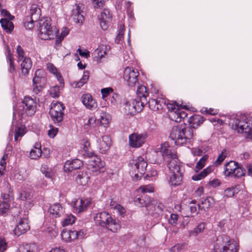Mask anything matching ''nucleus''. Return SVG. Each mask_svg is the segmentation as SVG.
<instances>
[{"instance_id": "c03bdc74", "label": "nucleus", "mask_w": 252, "mask_h": 252, "mask_svg": "<svg viewBox=\"0 0 252 252\" xmlns=\"http://www.w3.org/2000/svg\"><path fill=\"white\" fill-rule=\"evenodd\" d=\"M204 229L205 224L201 223L194 228L193 230L189 231V236H197L199 233L202 232Z\"/></svg>"}, {"instance_id": "864d4df0", "label": "nucleus", "mask_w": 252, "mask_h": 252, "mask_svg": "<svg viewBox=\"0 0 252 252\" xmlns=\"http://www.w3.org/2000/svg\"><path fill=\"white\" fill-rule=\"evenodd\" d=\"M41 149H32L30 153V157L32 159H37L41 155Z\"/></svg>"}, {"instance_id": "09e8293b", "label": "nucleus", "mask_w": 252, "mask_h": 252, "mask_svg": "<svg viewBox=\"0 0 252 252\" xmlns=\"http://www.w3.org/2000/svg\"><path fill=\"white\" fill-rule=\"evenodd\" d=\"M154 187L152 185L142 186L138 189V191L142 193H151L154 192Z\"/></svg>"}, {"instance_id": "f3484780", "label": "nucleus", "mask_w": 252, "mask_h": 252, "mask_svg": "<svg viewBox=\"0 0 252 252\" xmlns=\"http://www.w3.org/2000/svg\"><path fill=\"white\" fill-rule=\"evenodd\" d=\"M112 16L108 9H104L99 16L98 19L100 27L103 30H106L108 27V23L111 20Z\"/></svg>"}, {"instance_id": "1a4fd4ad", "label": "nucleus", "mask_w": 252, "mask_h": 252, "mask_svg": "<svg viewBox=\"0 0 252 252\" xmlns=\"http://www.w3.org/2000/svg\"><path fill=\"white\" fill-rule=\"evenodd\" d=\"M44 72L42 69H37L32 79L33 91L36 94L40 92L43 88L46 79L43 76Z\"/></svg>"}, {"instance_id": "4468645a", "label": "nucleus", "mask_w": 252, "mask_h": 252, "mask_svg": "<svg viewBox=\"0 0 252 252\" xmlns=\"http://www.w3.org/2000/svg\"><path fill=\"white\" fill-rule=\"evenodd\" d=\"M92 158L89 161L88 169L93 173H100L102 171L103 162L97 157H91Z\"/></svg>"}, {"instance_id": "c756f323", "label": "nucleus", "mask_w": 252, "mask_h": 252, "mask_svg": "<svg viewBox=\"0 0 252 252\" xmlns=\"http://www.w3.org/2000/svg\"><path fill=\"white\" fill-rule=\"evenodd\" d=\"M238 163L234 161H230L225 164L224 174L226 176H231L235 169L237 168Z\"/></svg>"}, {"instance_id": "4c0bfd02", "label": "nucleus", "mask_w": 252, "mask_h": 252, "mask_svg": "<svg viewBox=\"0 0 252 252\" xmlns=\"http://www.w3.org/2000/svg\"><path fill=\"white\" fill-rule=\"evenodd\" d=\"M147 100L141 98H137L134 99V106L136 113L141 112L144 106V105L147 103Z\"/></svg>"}, {"instance_id": "603ef678", "label": "nucleus", "mask_w": 252, "mask_h": 252, "mask_svg": "<svg viewBox=\"0 0 252 252\" xmlns=\"http://www.w3.org/2000/svg\"><path fill=\"white\" fill-rule=\"evenodd\" d=\"M245 170H243L241 167L237 166V168L234 171V172L231 176L234 177H241L245 175Z\"/></svg>"}, {"instance_id": "20e7f679", "label": "nucleus", "mask_w": 252, "mask_h": 252, "mask_svg": "<svg viewBox=\"0 0 252 252\" xmlns=\"http://www.w3.org/2000/svg\"><path fill=\"white\" fill-rule=\"evenodd\" d=\"M94 220L96 223L102 227H106L113 232H116L121 227L118 221L113 220L109 214L105 212L98 213L95 215Z\"/></svg>"}, {"instance_id": "7ed1b4c3", "label": "nucleus", "mask_w": 252, "mask_h": 252, "mask_svg": "<svg viewBox=\"0 0 252 252\" xmlns=\"http://www.w3.org/2000/svg\"><path fill=\"white\" fill-rule=\"evenodd\" d=\"M38 25V35L41 39L50 40L57 35L58 30L56 27L51 26L50 18H42L39 20Z\"/></svg>"}, {"instance_id": "393cba45", "label": "nucleus", "mask_w": 252, "mask_h": 252, "mask_svg": "<svg viewBox=\"0 0 252 252\" xmlns=\"http://www.w3.org/2000/svg\"><path fill=\"white\" fill-rule=\"evenodd\" d=\"M72 17L74 22L81 24L84 21V17L81 13L80 8L77 6L72 10Z\"/></svg>"}, {"instance_id": "c9c22d12", "label": "nucleus", "mask_w": 252, "mask_h": 252, "mask_svg": "<svg viewBox=\"0 0 252 252\" xmlns=\"http://www.w3.org/2000/svg\"><path fill=\"white\" fill-rule=\"evenodd\" d=\"M136 92L138 98L146 100V97L148 96L149 94L145 86L141 85L138 86Z\"/></svg>"}, {"instance_id": "9d476101", "label": "nucleus", "mask_w": 252, "mask_h": 252, "mask_svg": "<svg viewBox=\"0 0 252 252\" xmlns=\"http://www.w3.org/2000/svg\"><path fill=\"white\" fill-rule=\"evenodd\" d=\"M139 72L136 69L126 67L124 71L123 77L129 86H134L138 81Z\"/></svg>"}, {"instance_id": "cd10ccee", "label": "nucleus", "mask_w": 252, "mask_h": 252, "mask_svg": "<svg viewBox=\"0 0 252 252\" xmlns=\"http://www.w3.org/2000/svg\"><path fill=\"white\" fill-rule=\"evenodd\" d=\"M148 165L147 162L144 160L142 157H139L135 163V166L136 167L137 171L141 174H144Z\"/></svg>"}, {"instance_id": "6e6d98bb", "label": "nucleus", "mask_w": 252, "mask_h": 252, "mask_svg": "<svg viewBox=\"0 0 252 252\" xmlns=\"http://www.w3.org/2000/svg\"><path fill=\"white\" fill-rule=\"evenodd\" d=\"M16 52L18 54V60L19 62H20L21 61H23L24 58H27L25 56V52L20 45L17 46Z\"/></svg>"}, {"instance_id": "bf43d9fd", "label": "nucleus", "mask_w": 252, "mask_h": 252, "mask_svg": "<svg viewBox=\"0 0 252 252\" xmlns=\"http://www.w3.org/2000/svg\"><path fill=\"white\" fill-rule=\"evenodd\" d=\"M225 152V150H223L221 152V153L219 156L218 157L217 159L214 162L215 165L217 166L221 164V163L224 160L225 158H226V156L224 155V153Z\"/></svg>"}, {"instance_id": "680f3d73", "label": "nucleus", "mask_w": 252, "mask_h": 252, "mask_svg": "<svg viewBox=\"0 0 252 252\" xmlns=\"http://www.w3.org/2000/svg\"><path fill=\"white\" fill-rule=\"evenodd\" d=\"M167 107L168 109V110L170 112H175L177 111L179 109V105L177 104V103H168L167 104Z\"/></svg>"}, {"instance_id": "f8f14e48", "label": "nucleus", "mask_w": 252, "mask_h": 252, "mask_svg": "<svg viewBox=\"0 0 252 252\" xmlns=\"http://www.w3.org/2000/svg\"><path fill=\"white\" fill-rule=\"evenodd\" d=\"M19 217L20 220L14 230V234L17 236H20L26 233L30 228L27 216L26 215L22 218L20 214Z\"/></svg>"}, {"instance_id": "c85d7f7f", "label": "nucleus", "mask_w": 252, "mask_h": 252, "mask_svg": "<svg viewBox=\"0 0 252 252\" xmlns=\"http://www.w3.org/2000/svg\"><path fill=\"white\" fill-rule=\"evenodd\" d=\"M89 179L90 177L86 172L79 171L76 177V181L79 185L85 186L88 184Z\"/></svg>"}, {"instance_id": "6e6552de", "label": "nucleus", "mask_w": 252, "mask_h": 252, "mask_svg": "<svg viewBox=\"0 0 252 252\" xmlns=\"http://www.w3.org/2000/svg\"><path fill=\"white\" fill-rule=\"evenodd\" d=\"M64 107L63 104L61 102L54 103L50 110V115L55 123H59L62 122L64 115Z\"/></svg>"}, {"instance_id": "58836bf2", "label": "nucleus", "mask_w": 252, "mask_h": 252, "mask_svg": "<svg viewBox=\"0 0 252 252\" xmlns=\"http://www.w3.org/2000/svg\"><path fill=\"white\" fill-rule=\"evenodd\" d=\"M208 158V156L205 155L203 156L197 162L194 168L195 172L197 173L200 169H202L205 165V163Z\"/></svg>"}, {"instance_id": "72a5a7b5", "label": "nucleus", "mask_w": 252, "mask_h": 252, "mask_svg": "<svg viewBox=\"0 0 252 252\" xmlns=\"http://www.w3.org/2000/svg\"><path fill=\"white\" fill-rule=\"evenodd\" d=\"M89 72L85 71L81 79L78 82H73L72 85L74 87L80 88L85 84H86L89 78Z\"/></svg>"}, {"instance_id": "2f4dec72", "label": "nucleus", "mask_w": 252, "mask_h": 252, "mask_svg": "<svg viewBox=\"0 0 252 252\" xmlns=\"http://www.w3.org/2000/svg\"><path fill=\"white\" fill-rule=\"evenodd\" d=\"M7 18H2L0 20L1 27L7 32H10L14 28V25L12 22Z\"/></svg>"}, {"instance_id": "5701e85b", "label": "nucleus", "mask_w": 252, "mask_h": 252, "mask_svg": "<svg viewBox=\"0 0 252 252\" xmlns=\"http://www.w3.org/2000/svg\"><path fill=\"white\" fill-rule=\"evenodd\" d=\"M169 116L172 120L176 122H180L182 119H184L187 116V114L185 112L178 109L175 112H170Z\"/></svg>"}, {"instance_id": "8fccbe9b", "label": "nucleus", "mask_w": 252, "mask_h": 252, "mask_svg": "<svg viewBox=\"0 0 252 252\" xmlns=\"http://www.w3.org/2000/svg\"><path fill=\"white\" fill-rule=\"evenodd\" d=\"M47 67L50 72L54 74H56L57 77L59 81L62 80V76L60 74H58L57 68L51 63L47 64Z\"/></svg>"}, {"instance_id": "4d7b16f0", "label": "nucleus", "mask_w": 252, "mask_h": 252, "mask_svg": "<svg viewBox=\"0 0 252 252\" xmlns=\"http://www.w3.org/2000/svg\"><path fill=\"white\" fill-rule=\"evenodd\" d=\"M74 170L80 168L83 165V162L78 159H73L70 161Z\"/></svg>"}, {"instance_id": "473e14b6", "label": "nucleus", "mask_w": 252, "mask_h": 252, "mask_svg": "<svg viewBox=\"0 0 252 252\" xmlns=\"http://www.w3.org/2000/svg\"><path fill=\"white\" fill-rule=\"evenodd\" d=\"M183 172L172 173L170 178V182L172 185L178 186L180 185L182 181V175Z\"/></svg>"}, {"instance_id": "69168bd1", "label": "nucleus", "mask_w": 252, "mask_h": 252, "mask_svg": "<svg viewBox=\"0 0 252 252\" xmlns=\"http://www.w3.org/2000/svg\"><path fill=\"white\" fill-rule=\"evenodd\" d=\"M7 247V243L4 238L0 237V252H4Z\"/></svg>"}, {"instance_id": "dca6fc26", "label": "nucleus", "mask_w": 252, "mask_h": 252, "mask_svg": "<svg viewBox=\"0 0 252 252\" xmlns=\"http://www.w3.org/2000/svg\"><path fill=\"white\" fill-rule=\"evenodd\" d=\"M99 144V150L102 154H106L109 151L111 145V139L109 135H104L97 141Z\"/></svg>"}, {"instance_id": "7c9ffc66", "label": "nucleus", "mask_w": 252, "mask_h": 252, "mask_svg": "<svg viewBox=\"0 0 252 252\" xmlns=\"http://www.w3.org/2000/svg\"><path fill=\"white\" fill-rule=\"evenodd\" d=\"M134 106V99H131L129 101H126L125 103V112L127 114L134 115L136 113Z\"/></svg>"}, {"instance_id": "f03ea898", "label": "nucleus", "mask_w": 252, "mask_h": 252, "mask_svg": "<svg viewBox=\"0 0 252 252\" xmlns=\"http://www.w3.org/2000/svg\"><path fill=\"white\" fill-rule=\"evenodd\" d=\"M232 128L238 133H244L246 137L252 140V119L246 116L237 117L230 123Z\"/></svg>"}, {"instance_id": "a19ab883", "label": "nucleus", "mask_w": 252, "mask_h": 252, "mask_svg": "<svg viewBox=\"0 0 252 252\" xmlns=\"http://www.w3.org/2000/svg\"><path fill=\"white\" fill-rule=\"evenodd\" d=\"M36 250V245L33 244H26L23 247H20V252H35Z\"/></svg>"}, {"instance_id": "9b49d317", "label": "nucleus", "mask_w": 252, "mask_h": 252, "mask_svg": "<svg viewBox=\"0 0 252 252\" xmlns=\"http://www.w3.org/2000/svg\"><path fill=\"white\" fill-rule=\"evenodd\" d=\"M147 135L144 133H133L129 136V144L132 148H139L145 142Z\"/></svg>"}, {"instance_id": "6ab92c4d", "label": "nucleus", "mask_w": 252, "mask_h": 252, "mask_svg": "<svg viewBox=\"0 0 252 252\" xmlns=\"http://www.w3.org/2000/svg\"><path fill=\"white\" fill-rule=\"evenodd\" d=\"M82 102L86 107L90 110H94L97 107L96 101L93 98L90 94H83L81 97Z\"/></svg>"}, {"instance_id": "a878e982", "label": "nucleus", "mask_w": 252, "mask_h": 252, "mask_svg": "<svg viewBox=\"0 0 252 252\" xmlns=\"http://www.w3.org/2000/svg\"><path fill=\"white\" fill-rule=\"evenodd\" d=\"M214 203V200L211 197H208L202 200L200 204L198 205V209L206 211L210 209Z\"/></svg>"}, {"instance_id": "3c124183", "label": "nucleus", "mask_w": 252, "mask_h": 252, "mask_svg": "<svg viewBox=\"0 0 252 252\" xmlns=\"http://www.w3.org/2000/svg\"><path fill=\"white\" fill-rule=\"evenodd\" d=\"M36 20H32L31 18L27 17L24 22V26L27 29L31 30L34 27V23Z\"/></svg>"}, {"instance_id": "0e129e2a", "label": "nucleus", "mask_w": 252, "mask_h": 252, "mask_svg": "<svg viewBox=\"0 0 252 252\" xmlns=\"http://www.w3.org/2000/svg\"><path fill=\"white\" fill-rule=\"evenodd\" d=\"M235 192V189L234 188H228L224 191V195L227 197H232Z\"/></svg>"}, {"instance_id": "0eeeda50", "label": "nucleus", "mask_w": 252, "mask_h": 252, "mask_svg": "<svg viewBox=\"0 0 252 252\" xmlns=\"http://www.w3.org/2000/svg\"><path fill=\"white\" fill-rule=\"evenodd\" d=\"M36 103L31 97H25L21 105L18 106L20 112L19 114L23 115L25 112L28 115H33L36 111Z\"/></svg>"}, {"instance_id": "052dcab7", "label": "nucleus", "mask_w": 252, "mask_h": 252, "mask_svg": "<svg viewBox=\"0 0 252 252\" xmlns=\"http://www.w3.org/2000/svg\"><path fill=\"white\" fill-rule=\"evenodd\" d=\"M190 211L191 213H195V214H198V205H199V204H196V201L193 200L190 203Z\"/></svg>"}, {"instance_id": "774afa93", "label": "nucleus", "mask_w": 252, "mask_h": 252, "mask_svg": "<svg viewBox=\"0 0 252 252\" xmlns=\"http://www.w3.org/2000/svg\"><path fill=\"white\" fill-rule=\"evenodd\" d=\"M183 245L180 244H177L170 249V252H179L181 251Z\"/></svg>"}, {"instance_id": "a211bd4d", "label": "nucleus", "mask_w": 252, "mask_h": 252, "mask_svg": "<svg viewBox=\"0 0 252 252\" xmlns=\"http://www.w3.org/2000/svg\"><path fill=\"white\" fill-rule=\"evenodd\" d=\"M134 202L136 206L142 207L145 206L147 211L152 210L153 204L151 203L150 198L148 196L136 197L134 199Z\"/></svg>"}, {"instance_id": "f704fd0d", "label": "nucleus", "mask_w": 252, "mask_h": 252, "mask_svg": "<svg viewBox=\"0 0 252 252\" xmlns=\"http://www.w3.org/2000/svg\"><path fill=\"white\" fill-rule=\"evenodd\" d=\"M60 218L63 226L72 224L75 221V217L72 215L66 214L65 213L64 216Z\"/></svg>"}, {"instance_id": "f257e3e1", "label": "nucleus", "mask_w": 252, "mask_h": 252, "mask_svg": "<svg viewBox=\"0 0 252 252\" xmlns=\"http://www.w3.org/2000/svg\"><path fill=\"white\" fill-rule=\"evenodd\" d=\"M193 136V129L182 125L174 126L170 134L171 140L176 145H183L188 142H190Z\"/></svg>"}, {"instance_id": "e2e57ef3", "label": "nucleus", "mask_w": 252, "mask_h": 252, "mask_svg": "<svg viewBox=\"0 0 252 252\" xmlns=\"http://www.w3.org/2000/svg\"><path fill=\"white\" fill-rule=\"evenodd\" d=\"M110 205L112 208L116 209L120 211L121 214L124 212V209L119 204H116L115 202L112 200L110 203Z\"/></svg>"}, {"instance_id": "37998d69", "label": "nucleus", "mask_w": 252, "mask_h": 252, "mask_svg": "<svg viewBox=\"0 0 252 252\" xmlns=\"http://www.w3.org/2000/svg\"><path fill=\"white\" fill-rule=\"evenodd\" d=\"M26 133L25 127L21 126L16 127L14 140L15 141H18V138L22 137Z\"/></svg>"}, {"instance_id": "4be33fe9", "label": "nucleus", "mask_w": 252, "mask_h": 252, "mask_svg": "<svg viewBox=\"0 0 252 252\" xmlns=\"http://www.w3.org/2000/svg\"><path fill=\"white\" fill-rule=\"evenodd\" d=\"M41 14V11L39 5L33 3L32 4L30 8V18L32 20L37 21Z\"/></svg>"}, {"instance_id": "49530a36", "label": "nucleus", "mask_w": 252, "mask_h": 252, "mask_svg": "<svg viewBox=\"0 0 252 252\" xmlns=\"http://www.w3.org/2000/svg\"><path fill=\"white\" fill-rule=\"evenodd\" d=\"M90 144L89 142L85 141L83 143V147L84 152L83 155L89 157H93V156L94 155V153L90 150Z\"/></svg>"}, {"instance_id": "a18cd8bd", "label": "nucleus", "mask_w": 252, "mask_h": 252, "mask_svg": "<svg viewBox=\"0 0 252 252\" xmlns=\"http://www.w3.org/2000/svg\"><path fill=\"white\" fill-rule=\"evenodd\" d=\"M110 116L106 113H102L100 116V118L98 119L101 125L106 126L109 123Z\"/></svg>"}, {"instance_id": "2eb2a0df", "label": "nucleus", "mask_w": 252, "mask_h": 252, "mask_svg": "<svg viewBox=\"0 0 252 252\" xmlns=\"http://www.w3.org/2000/svg\"><path fill=\"white\" fill-rule=\"evenodd\" d=\"M50 216L53 218L60 219L64 216V209L59 203H55L49 208Z\"/></svg>"}, {"instance_id": "de8ad7c7", "label": "nucleus", "mask_w": 252, "mask_h": 252, "mask_svg": "<svg viewBox=\"0 0 252 252\" xmlns=\"http://www.w3.org/2000/svg\"><path fill=\"white\" fill-rule=\"evenodd\" d=\"M9 210V204L6 201L0 203V215H4L7 214Z\"/></svg>"}, {"instance_id": "79ce46f5", "label": "nucleus", "mask_w": 252, "mask_h": 252, "mask_svg": "<svg viewBox=\"0 0 252 252\" xmlns=\"http://www.w3.org/2000/svg\"><path fill=\"white\" fill-rule=\"evenodd\" d=\"M106 54L105 47L103 45L99 46L94 52L93 54L95 58L98 59H102Z\"/></svg>"}, {"instance_id": "bb28decb", "label": "nucleus", "mask_w": 252, "mask_h": 252, "mask_svg": "<svg viewBox=\"0 0 252 252\" xmlns=\"http://www.w3.org/2000/svg\"><path fill=\"white\" fill-rule=\"evenodd\" d=\"M204 121V118L200 115H193L190 117L189 119V123L190 125V127L192 129L196 128L199 126Z\"/></svg>"}, {"instance_id": "423d86ee", "label": "nucleus", "mask_w": 252, "mask_h": 252, "mask_svg": "<svg viewBox=\"0 0 252 252\" xmlns=\"http://www.w3.org/2000/svg\"><path fill=\"white\" fill-rule=\"evenodd\" d=\"M172 153L167 143H164L161 144L153 153L151 162L154 163H159L163 161L165 157L168 158Z\"/></svg>"}, {"instance_id": "aec40b11", "label": "nucleus", "mask_w": 252, "mask_h": 252, "mask_svg": "<svg viewBox=\"0 0 252 252\" xmlns=\"http://www.w3.org/2000/svg\"><path fill=\"white\" fill-rule=\"evenodd\" d=\"M88 203V201H84L82 199H76L73 202L72 206L76 212L80 213L87 208Z\"/></svg>"}, {"instance_id": "e433bc0d", "label": "nucleus", "mask_w": 252, "mask_h": 252, "mask_svg": "<svg viewBox=\"0 0 252 252\" xmlns=\"http://www.w3.org/2000/svg\"><path fill=\"white\" fill-rule=\"evenodd\" d=\"M211 167L209 166L204 169L201 172L197 173L192 176V179L194 181H198L205 178L209 173L211 172Z\"/></svg>"}, {"instance_id": "b1692460", "label": "nucleus", "mask_w": 252, "mask_h": 252, "mask_svg": "<svg viewBox=\"0 0 252 252\" xmlns=\"http://www.w3.org/2000/svg\"><path fill=\"white\" fill-rule=\"evenodd\" d=\"M7 53L6 54L7 62L9 63L8 71L14 74L16 72V68L14 63V58L10 52V48L8 46L6 47Z\"/></svg>"}, {"instance_id": "13d9d810", "label": "nucleus", "mask_w": 252, "mask_h": 252, "mask_svg": "<svg viewBox=\"0 0 252 252\" xmlns=\"http://www.w3.org/2000/svg\"><path fill=\"white\" fill-rule=\"evenodd\" d=\"M92 3L95 8H100L104 5L105 1L104 0H92Z\"/></svg>"}, {"instance_id": "39448f33", "label": "nucleus", "mask_w": 252, "mask_h": 252, "mask_svg": "<svg viewBox=\"0 0 252 252\" xmlns=\"http://www.w3.org/2000/svg\"><path fill=\"white\" fill-rule=\"evenodd\" d=\"M215 249L220 252H238V244L227 236L223 235L218 237L214 245Z\"/></svg>"}, {"instance_id": "ea45409f", "label": "nucleus", "mask_w": 252, "mask_h": 252, "mask_svg": "<svg viewBox=\"0 0 252 252\" xmlns=\"http://www.w3.org/2000/svg\"><path fill=\"white\" fill-rule=\"evenodd\" d=\"M41 172L48 178H52L54 175L53 170L46 164H43L41 167Z\"/></svg>"}, {"instance_id": "412c9836", "label": "nucleus", "mask_w": 252, "mask_h": 252, "mask_svg": "<svg viewBox=\"0 0 252 252\" xmlns=\"http://www.w3.org/2000/svg\"><path fill=\"white\" fill-rule=\"evenodd\" d=\"M20 63L21 73L25 75L29 73V70L32 66V62L29 58H25L23 61H21Z\"/></svg>"}, {"instance_id": "338daca9", "label": "nucleus", "mask_w": 252, "mask_h": 252, "mask_svg": "<svg viewBox=\"0 0 252 252\" xmlns=\"http://www.w3.org/2000/svg\"><path fill=\"white\" fill-rule=\"evenodd\" d=\"M50 129L48 131V135L51 138H54L58 131V129L50 126Z\"/></svg>"}, {"instance_id": "ddd939ff", "label": "nucleus", "mask_w": 252, "mask_h": 252, "mask_svg": "<svg viewBox=\"0 0 252 252\" xmlns=\"http://www.w3.org/2000/svg\"><path fill=\"white\" fill-rule=\"evenodd\" d=\"M168 158H171L168 161V166L172 173L184 172V169L180 165L176 154L172 152Z\"/></svg>"}, {"instance_id": "5fc2aeb1", "label": "nucleus", "mask_w": 252, "mask_h": 252, "mask_svg": "<svg viewBox=\"0 0 252 252\" xmlns=\"http://www.w3.org/2000/svg\"><path fill=\"white\" fill-rule=\"evenodd\" d=\"M8 157L7 154H4L0 161V177L3 174L5 169V159Z\"/></svg>"}]
</instances>
